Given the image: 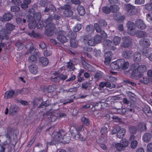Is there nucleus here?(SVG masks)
<instances>
[{
    "label": "nucleus",
    "mask_w": 152,
    "mask_h": 152,
    "mask_svg": "<svg viewBox=\"0 0 152 152\" xmlns=\"http://www.w3.org/2000/svg\"><path fill=\"white\" fill-rule=\"evenodd\" d=\"M146 70V66L144 65L140 66L138 64H134L130 66L128 72L131 76L134 77L137 75V72L143 73Z\"/></svg>",
    "instance_id": "f257e3e1"
},
{
    "label": "nucleus",
    "mask_w": 152,
    "mask_h": 152,
    "mask_svg": "<svg viewBox=\"0 0 152 152\" xmlns=\"http://www.w3.org/2000/svg\"><path fill=\"white\" fill-rule=\"evenodd\" d=\"M45 28V34L48 36H51L53 34L56 26L53 23H50L46 26Z\"/></svg>",
    "instance_id": "f03ea898"
},
{
    "label": "nucleus",
    "mask_w": 152,
    "mask_h": 152,
    "mask_svg": "<svg viewBox=\"0 0 152 152\" xmlns=\"http://www.w3.org/2000/svg\"><path fill=\"white\" fill-rule=\"evenodd\" d=\"M124 6L125 10L129 15H132L136 14L137 10L135 6L130 4H124Z\"/></svg>",
    "instance_id": "7ed1b4c3"
},
{
    "label": "nucleus",
    "mask_w": 152,
    "mask_h": 152,
    "mask_svg": "<svg viewBox=\"0 0 152 152\" xmlns=\"http://www.w3.org/2000/svg\"><path fill=\"white\" fill-rule=\"evenodd\" d=\"M132 44V39L129 37H123L122 41L120 45L121 47L128 48Z\"/></svg>",
    "instance_id": "20e7f679"
},
{
    "label": "nucleus",
    "mask_w": 152,
    "mask_h": 152,
    "mask_svg": "<svg viewBox=\"0 0 152 152\" xmlns=\"http://www.w3.org/2000/svg\"><path fill=\"white\" fill-rule=\"evenodd\" d=\"M20 91L15 90V91L13 90H11L7 91L4 94V98L7 99L11 98H15L19 94Z\"/></svg>",
    "instance_id": "39448f33"
},
{
    "label": "nucleus",
    "mask_w": 152,
    "mask_h": 152,
    "mask_svg": "<svg viewBox=\"0 0 152 152\" xmlns=\"http://www.w3.org/2000/svg\"><path fill=\"white\" fill-rule=\"evenodd\" d=\"M135 25L137 27L141 29H144L146 27L143 20L140 19L136 20Z\"/></svg>",
    "instance_id": "423d86ee"
},
{
    "label": "nucleus",
    "mask_w": 152,
    "mask_h": 152,
    "mask_svg": "<svg viewBox=\"0 0 152 152\" xmlns=\"http://www.w3.org/2000/svg\"><path fill=\"white\" fill-rule=\"evenodd\" d=\"M64 31H60L58 33L57 38L58 40L62 43H64L66 42L67 41V39L66 37L64 35Z\"/></svg>",
    "instance_id": "0eeeda50"
},
{
    "label": "nucleus",
    "mask_w": 152,
    "mask_h": 152,
    "mask_svg": "<svg viewBox=\"0 0 152 152\" xmlns=\"http://www.w3.org/2000/svg\"><path fill=\"white\" fill-rule=\"evenodd\" d=\"M119 62L120 69L123 70H125L127 69L129 65V63L128 61H125L124 59H118Z\"/></svg>",
    "instance_id": "6e6552de"
},
{
    "label": "nucleus",
    "mask_w": 152,
    "mask_h": 152,
    "mask_svg": "<svg viewBox=\"0 0 152 152\" xmlns=\"http://www.w3.org/2000/svg\"><path fill=\"white\" fill-rule=\"evenodd\" d=\"M94 26L95 29L98 33H100L101 34L102 37L105 38L107 37L106 34L103 31H102L101 28L99 26V24L97 23H95L94 24Z\"/></svg>",
    "instance_id": "1a4fd4ad"
},
{
    "label": "nucleus",
    "mask_w": 152,
    "mask_h": 152,
    "mask_svg": "<svg viewBox=\"0 0 152 152\" xmlns=\"http://www.w3.org/2000/svg\"><path fill=\"white\" fill-rule=\"evenodd\" d=\"M113 54L111 51H108L105 53V57L104 60V64L106 65H108L110 62L111 58H112Z\"/></svg>",
    "instance_id": "9d476101"
},
{
    "label": "nucleus",
    "mask_w": 152,
    "mask_h": 152,
    "mask_svg": "<svg viewBox=\"0 0 152 152\" xmlns=\"http://www.w3.org/2000/svg\"><path fill=\"white\" fill-rule=\"evenodd\" d=\"M135 23L131 21H129L127 22V27L128 28V33L132 35L133 34L134 31L135 30L134 25Z\"/></svg>",
    "instance_id": "9b49d317"
},
{
    "label": "nucleus",
    "mask_w": 152,
    "mask_h": 152,
    "mask_svg": "<svg viewBox=\"0 0 152 152\" xmlns=\"http://www.w3.org/2000/svg\"><path fill=\"white\" fill-rule=\"evenodd\" d=\"M10 33L11 32L6 29H2L0 31V34L2 38H3V39H8L9 38V35Z\"/></svg>",
    "instance_id": "f8f14e48"
},
{
    "label": "nucleus",
    "mask_w": 152,
    "mask_h": 152,
    "mask_svg": "<svg viewBox=\"0 0 152 152\" xmlns=\"http://www.w3.org/2000/svg\"><path fill=\"white\" fill-rule=\"evenodd\" d=\"M28 69L30 72L32 74L36 75L38 72V68L35 64L30 65L28 66Z\"/></svg>",
    "instance_id": "ddd939ff"
},
{
    "label": "nucleus",
    "mask_w": 152,
    "mask_h": 152,
    "mask_svg": "<svg viewBox=\"0 0 152 152\" xmlns=\"http://www.w3.org/2000/svg\"><path fill=\"white\" fill-rule=\"evenodd\" d=\"M18 111V108L16 105H11L9 109V113L11 115H16Z\"/></svg>",
    "instance_id": "4468645a"
},
{
    "label": "nucleus",
    "mask_w": 152,
    "mask_h": 152,
    "mask_svg": "<svg viewBox=\"0 0 152 152\" xmlns=\"http://www.w3.org/2000/svg\"><path fill=\"white\" fill-rule=\"evenodd\" d=\"M139 43L141 46L144 48L148 47L150 45L149 40L147 39H141Z\"/></svg>",
    "instance_id": "2eb2a0df"
},
{
    "label": "nucleus",
    "mask_w": 152,
    "mask_h": 152,
    "mask_svg": "<svg viewBox=\"0 0 152 152\" xmlns=\"http://www.w3.org/2000/svg\"><path fill=\"white\" fill-rule=\"evenodd\" d=\"M12 15L10 13H5L3 17L0 18V20L3 22L4 21H9L12 19Z\"/></svg>",
    "instance_id": "dca6fc26"
},
{
    "label": "nucleus",
    "mask_w": 152,
    "mask_h": 152,
    "mask_svg": "<svg viewBox=\"0 0 152 152\" xmlns=\"http://www.w3.org/2000/svg\"><path fill=\"white\" fill-rule=\"evenodd\" d=\"M42 145L40 143L37 144L34 147L33 152H47L46 150L42 149Z\"/></svg>",
    "instance_id": "f3484780"
},
{
    "label": "nucleus",
    "mask_w": 152,
    "mask_h": 152,
    "mask_svg": "<svg viewBox=\"0 0 152 152\" xmlns=\"http://www.w3.org/2000/svg\"><path fill=\"white\" fill-rule=\"evenodd\" d=\"M133 52L129 50H126L123 51L122 56L123 57L126 59H129L132 56Z\"/></svg>",
    "instance_id": "a211bd4d"
},
{
    "label": "nucleus",
    "mask_w": 152,
    "mask_h": 152,
    "mask_svg": "<svg viewBox=\"0 0 152 152\" xmlns=\"http://www.w3.org/2000/svg\"><path fill=\"white\" fill-rule=\"evenodd\" d=\"M120 63L118 59L116 61L111 63L110 64V67L113 70L120 69Z\"/></svg>",
    "instance_id": "6ab92c4d"
},
{
    "label": "nucleus",
    "mask_w": 152,
    "mask_h": 152,
    "mask_svg": "<svg viewBox=\"0 0 152 152\" xmlns=\"http://www.w3.org/2000/svg\"><path fill=\"white\" fill-rule=\"evenodd\" d=\"M39 62L40 64L43 66H47L49 63L48 59L45 57H42L39 58Z\"/></svg>",
    "instance_id": "aec40b11"
},
{
    "label": "nucleus",
    "mask_w": 152,
    "mask_h": 152,
    "mask_svg": "<svg viewBox=\"0 0 152 152\" xmlns=\"http://www.w3.org/2000/svg\"><path fill=\"white\" fill-rule=\"evenodd\" d=\"M58 136L59 137L58 140L61 141L64 140V141L66 142V143H69L70 140V137L69 136L66 137V136H63V134L60 132H58Z\"/></svg>",
    "instance_id": "412c9836"
},
{
    "label": "nucleus",
    "mask_w": 152,
    "mask_h": 152,
    "mask_svg": "<svg viewBox=\"0 0 152 152\" xmlns=\"http://www.w3.org/2000/svg\"><path fill=\"white\" fill-rule=\"evenodd\" d=\"M152 137L151 134L148 132L144 134L142 136V139L143 141L146 142H148L151 140Z\"/></svg>",
    "instance_id": "4be33fe9"
},
{
    "label": "nucleus",
    "mask_w": 152,
    "mask_h": 152,
    "mask_svg": "<svg viewBox=\"0 0 152 152\" xmlns=\"http://www.w3.org/2000/svg\"><path fill=\"white\" fill-rule=\"evenodd\" d=\"M126 133V130L124 129L121 128V127H120V130L118 131L117 134V136L118 137L121 139L123 137Z\"/></svg>",
    "instance_id": "5701e85b"
},
{
    "label": "nucleus",
    "mask_w": 152,
    "mask_h": 152,
    "mask_svg": "<svg viewBox=\"0 0 152 152\" xmlns=\"http://www.w3.org/2000/svg\"><path fill=\"white\" fill-rule=\"evenodd\" d=\"M85 29L86 32L88 34H92L94 31V28L93 25L91 24L87 26Z\"/></svg>",
    "instance_id": "b1692460"
},
{
    "label": "nucleus",
    "mask_w": 152,
    "mask_h": 152,
    "mask_svg": "<svg viewBox=\"0 0 152 152\" xmlns=\"http://www.w3.org/2000/svg\"><path fill=\"white\" fill-rule=\"evenodd\" d=\"M141 54L138 52H135L134 55V60L135 62H138L141 60Z\"/></svg>",
    "instance_id": "393cba45"
},
{
    "label": "nucleus",
    "mask_w": 152,
    "mask_h": 152,
    "mask_svg": "<svg viewBox=\"0 0 152 152\" xmlns=\"http://www.w3.org/2000/svg\"><path fill=\"white\" fill-rule=\"evenodd\" d=\"M146 124L142 122L139 123L138 124V128L141 132L146 131L147 129Z\"/></svg>",
    "instance_id": "a878e982"
},
{
    "label": "nucleus",
    "mask_w": 152,
    "mask_h": 152,
    "mask_svg": "<svg viewBox=\"0 0 152 152\" xmlns=\"http://www.w3.org/2000/svg\"><path fill=\"white\" fill-rule=\"evenodd\" d=\"M103 44L104 46L107 49L110 48L112 44V42L111 41L108 39L104 40Z\"/></svg>",
    "instance_id": "bb28decb"
},
{
    "label": "nucleus",
    "mask_w": 152,
    "mask_h": 152,
    "mask_svg": "<svg viewBox=\"0 0 152 152\" xmlns=\"http://www.w3.org/2000/svg\"><path fill=\"white\" fill-rule=\"evenodd\" d=\"M77 10L78 12L81 16H83L85 14V9L83 6L79 5L77 7Z\"/></svg>",
    "instance_id": "cd10ccee"
},
{
    "label": "nucleus",
    "mask_w": 152,
    "mask_h": 152,
    "mask_svg": "<svg viewBox=\"0 0 152 152\" xmlns=\"http://www.w3.org/2000/svg\"><path fill=\"white\" fill-rule=\"evenodd\" d=\"M77 33L74 31H70L68 33L67 37L69 38L70 40L75 39L77 36Z\"/></svg>",
    "instance_id": "c85d7f7f"
},
{
    "label": "nucleus",
    "mask_w": 152,
    "mask_h": 152,
    "mask_svg": "<svg viewBox=\"0 0 152 152\" xmlns=\"http://www.w3.org/2000/svg\"><path fill=\"white\" fill-rule=\"evenodd\" d=\"M6 29L8 31L11 32V31H13L15 28V26L13 24L10 23H7L6 24Z\"/></svg>",
    "instance_id": "c756f323"
},
{
    "label": "nucleus",
    "mask_w": 152,
    "mask_h": 152,
    "mask_svg": "<svg viewBox=\"0 0 152 152\" xmlns=\"http://www.w3.org/2000/svg\"><path fill=\"white\" fill-rule=\"evenodd\" d=\"M37 58L34 55H31L28 58V61L29 63H36L37 62Z\"/></svg>",
    "instance_id": "7c9ffc66"
},
{
    "label": "nucleus",
    "mask_w": 152,
    "mask_h": 152,
    "mask_svg": "<svg viewBox=\"0 0 152 152\" xmlns=\"http://www.w3.org/2000/svg\"><path fill=\"white\" fill-rule=\"evenodd\" d=\"M136 35L139 38L145 37L147 36V34L146 32L141 31H137Z\"/></svg>",
    "instance_id": "2f4dec72"
},
{
    "label": "nucleus",
    "mask_w": 152,
    "mask_h": 152,
    "mask_svg": "<svg viewBox=\"0 0 152 152\" xmlns=\"http://www.w3.org/2000/svg\"><path fill=\"white\" fill-rule=\"evenodd\" d=\"M121 40V38L118 36L114 37L113 39V41L114 45H117L119 44Z\"/></svg>",
    "instance_id": "473e14b6"
},
{
    "label": "nucleus",
    "mask_w": 152,
    "mask_h": 152,
    "mask_svg": "<svg viewBox=\"0 0 152 152\" xmlns=\"http://www.w3.org/2000/svg\"><path fill=\"white\" fill-rule=\"evenodd\" d=\"M16 21L17 23L20 25H23L26 22V20L25 19H22L20 17L16 18Z\"/></svg>",
    "instance_id": "72a5a7b5"
},
{
    "label": "nucleus",
    "mask_w": 152,
    "mask_h": 152,
    "mask_svg": "<svg viewBox=\"0 0 152 152\" xmlns=\"http://www.w3.org/2000/svg\"><path fill=\"white\" fill-rule=\"evenodd\" d=\"M142 110L144 113L146 115L148 114L151 113L150 108L148 105H145L143 108Z\"/></svg>",
    "instance_id": "f704fd0d"
},
{
    "label": "nucleus",
    "mask_w": 152,
    "mask_h": 152,
    "mask_svg": "<svg viewBox=\"0 0 152 152\" xmlns=\"http://www.w3.org/2000/svg\"><path fill=\"white\" fill-rule=\"evenodd\" d=\"M110 12L113 13L115 12L119 9L118 6L116 5H112L110 7Z\"/></svg>",
    "instance_id": "c9c22d12"
},
{
    "label": "nucleus",
    "mask_w": 152,
    "mask_h": 152,
    "mask_svg": "<svg viewBox=\"0 0 152 152\" xmlns=\"http://www.w3.org/2000/svg\"><path fill=\"white\" fill-rule=\"evenodd\" d=\"M73 14V12L71 10H64L63 14L66 17L71 16Z\"/></svg>",
    "instance_id": "e433bc0d"
},
{
    "label": "nucleus",
    "mask_w": 152,
    "mask_h": 152,
    "mask_svg": "<svg viewBox=\"0 0 152 152\" xmlns=\"http://www.w3.org/2000/svg\"><path fill=\"white\" fill-rule=\"evenodd\" d=\"M50 104V102L49 100H47L45 101L42 102L41 104L39 106L38 108H42L43 106L47 107Z\"/></svg>",
    "instance_id": "4c0bfd02"
},
{
    "label": "nucleus",
    "mask_w": 152,
    "mask_h": 152,
    "mask_svg": "<svg viewBox=\"0 0 152 152\" xmlns=\"http://www.w3.org/2000/svg\"><path fill=\"white\" fill-rule=\"evenodd\" d=\"M102 72L101 71H99L96 73L94 77V78L96 80L98 81L102 78Z\"/></svg>",
    "instance_id": "58836bf2"
},
{
    "label": "nucleus",
    "mask_w": 152,
    "mask_h": 152,
    "mask_svg": "<svg viewBox=\"0 0 152 152\" xmlns=\"http://www.w3.org/2000/svg\"><path fill=\"white\" fill-rule=\"evenodd\" d=\"M81 121L83 124L85 126H87L89 124V120L85 117H82L81 118Z\"/></svg>",
    "instance_id": "ea45409f"
},
{
    "label": "nucleus",
    "mask_w": 152,
    "mask_h": 152,
    "mask_svg": "<svg viewBox=\"0 0 152 152\" xmlns=\"http://www.w3.org/2000/svg\"><path fill=\"white\" fill-rule=\"evenodd\" d=\"M37 26V22L34 20L31 21L29 22L28 23V26L30 29H34Z\"/></svg>",
    "instance_id": "a19ab883"
},
{
    "label": "nucleus",
    "mask_w": 152,
    "mask_h": 152,
    "mask_svg": "<svg viewBox=\"0 0 152 152\" xmlns=\"http://www.w3.org/2000/svg\"><path fill=\"white\" fill-rule=\"evenodd\" d=\"M70 43L71 47L73 48L77 47L78 45V42L75 39L70 40Z\"/></svg>",
    "instance_id": "79ce46f5"
},
{
    "label": "nucleus",
    "mask_w": 152,
    "mask_h": 152,
    "mask_svg": "<svg viewBox=\"0 0 152 152\" xmlns=\"http://www.w3.org/2000/svg\"><path fill=\"white\" fill-rule=\"evenodd\" d=\"M102 37L98 34L96 35L94 37V39L96 45L99 43L101 42Z\"/></svg>",
    "instance_id": "37998d69"
},
{
    "label": "nucleus",
    "mask_w": 152,
    "mask_h": 152,
    "mask_svg": "<svg viewBox=\"0 0 152 152\" xmlns=\"http://www.w3.org/2000/svg\"><path fill=\"white\" fill-rule=\"evenodd\" d=\"M120 143L122 145L124 148L127 147L129 145L128 140L125 138L122 139L120 141Z\"/></svg>",
    "instance_id": "c03bdc74"
},
{
    "label": "nucleus",
    "mask_w": 152,
    "mask_h": 152,
    "mask_svg": "<svg viewBox=\"0 0 152 152\" xmlns=\"http://www.w3.org/2000/svg\"><path fill=\"white\" fill-rule=\"evenodd\" d=\"M34 20L36 21V20L39 21L40 20L41 18V13L40 12H37L35 13L34 15Z\"/></svg>",
    "instance_id": "a18cd8bd"
},
{
    "label": "nucleus",
    "mask_w": 152,
    "mask_h": 152,
    "mask_svg": "<svg viewBox=\"0 0 152 152\" xmlns=\"http://www.w3.org/2000/svg\"><path fill=\"white\" fill-rule=\"evenodd\" d=\"M113 109H116L118 113L122 115L126 113V111H127V110L125 108H123L121 110V108H118L116 107H114Z\"/></svg>",
    "instance_id": "49530a36"
},
{
    "label": "nucleus",
    "mask_w": 152,
    "mask_h": 152,
    "mask_svg": "<svg viewBox=\"0 0 152 152\" xmlns=\"http://www.w3.org/2000/svg\"><path fill=\"white\" fill-rule=\"evenodd\" d=\"M113 145L115 146L116 149L119 151L122 150L124 148L121 143H115L113 144Z\"/></svg>",
    "instance_id": "de8ad7c7"
},
{
    "label": "nucleus",
    "mask_w": 152,
    "mask_h": 152,
    "mask_svg": "<svg viewBox=\"0 0 152 152\" xmlns=\"http://www.w3.org/2000/svg\"><path fill=\"white\" fill-rule=\"evenodd\" d=\"M15 45L18 47V50H20L23 48L24 45L23 44L19 42H17L15 43Z\"/></svg>",
    "instance_id": "09e8293b"
},
{
    "label": "nucleus",
    "mask_w": 152,
    "mask_h": 152,
    "mask_svg": "<svg viewBox=\"0 0 152 152\" xmlns=\"http://www.w3.org/2000/svg\"><path fill=\"white\" fill-rule=\"evenodd\" d=\"M67 67L69 69L70 71H73L75 69L74 65L70 61L67 62Z\"/></svg>",
    "instance_id": "8fccbe9b"
},
{
    "label": "nucleus",
    "mask_w": 152,
    "mask_h": 152,
    "mask_svg": "<svg viewBox=\"0 0 152 152\" xmlns=\"http://www.w3.org/2000/svg\"><path fill=\"white\" fill-rule=\"evenodd\" d=\"M82 28V25L80 24H77L73 28V31L75 32L79 31Z\"/></svg>",
    "instance_id": "3c124183"
},
{
    "label": "nucleus",
    "mask_w": 152,
    "mask_h": 152,
    "mask_svg": "<svg viewBox=\"0 0 152 152\" xmlns=\"http://www.w3.org/2000/svg\"><path fill=\"white\" fill-rule=\"evenodd\" d=\"M73 136H75V137L76 139H79L81 141H85L86 140V138L85 137H83L79 133L76 135L74 134Z\"/></svg>",
    "instance_id": "603ef678"
},
{
    "label": "nucleus",
    "mask_w": 152,
    "mask_h": 152,
    "mask_svg": "<svg viewBox=\"0 0 152 152\" xmlns=\"http://www.w3.org/2000/svg\"><path fill=\"white\" fill-rule=\"evenodd\" d=\"M102 10L103 12L105 14H109L111 12L110 7H108L106 6L102 7Z\"/></svg>",
    "instance_id": "864d4df0"
},
{
    "label": "nucleus",
    "mask_w": 152,
    "mask_h": 152,
    "mask_svg": "<svg viewBox=\"0 0 152 152\" xmlns=\"http://www.w3.org/2000/svg\"><path fill=\"white\" fill-rule=\"evenodd\" d=\"M61 9L64 10H71V7L69 4H65L60 7Z\"/></svg>",
    "instance_id": "5fc2aeb1"
},
{
    "label": "nucleus",
    "mask_w": 152,
    "mask_h": 152,
    "mask_svg": "<svg viewBox=\"0 0 152 152\" xmlns=\"http://www.w3.org/2000/svg\"><path fill=\"white\" fill-rule=\"evenodd\" d=\"M19 90L20 91V92H19V94H28L29 92V90L28 88H23L21 90Z\"/></svg>",
    "instance_id": "6e6d98bb"
},
{
    "label": "nucleus",
    "mask_w": 152,
    "mask_h": 152,
    "mask_svg": "<svg viewBox=\"0 0 152 152\" xmlns=\"http://www.w3.org/2000/svg\"><path fill=\"white\" fill-rule=\"evenodd\" d=\"M98 23L101 26L105 27L107 25L106 21L103 19H100L99 20Z\"/></svg>",
    "instance_id": "4d7b16f0"
},
{
    "label": "nucleus",
    "mask_w": 152,
    "mask_h": 152,
    "mask_svg": "<svg viewBox=\"0 0 152 152\" xmlns=\"http://www.w3.org/2000/svg\"><path fill=\"white\" fill-rule=\"evenodd\" d=\"M138 144L137 142V140H134L131 142V147L132 148L134 149L136 148Z\"/></svg>",
    "instance_id": "13d9d810"
},
{
    "label": "nucleus",
    "mask_w": 152,
    "mask_h": 152,
    "mask_svg": "<svg viewBox=\"0 0 152 152\" xmlns=\"http://www.w3.org/2000/svg\"><path fill=\"white\" fill-rule=\"evenodd\" d=\"M88 45L90 46H94L96 45L94 39L90 38L87 42Z\"/></svg>",
    "instance_id": "bf43d9fd"
},
{
    "label": "nucleus",
    "mask_w": 152,
    "mask_h": 152,
    "mask_svg": "<svg viewBox=\"0 0 152 152\" xmlns=\"http://www.w3.org/2000/svg\"><path fill=\"white\" fill-rule=\"evenodd\" d=\"M30 46V47L29 50L26 53V54H27L29 53H30L31 54H33L35 50V49L34 48V47L31 46V45Z\"/></svg>",
    "instance_id": "052dcab7"
},
{
    "label": "nucleus",
    "mask_w": 152,
    "mask_h": 152,
    "mask_svg": "<svg viewBox=\"0 0 152 152\" xmlns=\"http://www.w3.org/2000/svg\"><path fill=\"white\" fill-rule=\"evenodd\" d=\"M55 90V88L52 85H50L49 86L47 89V91L48 93L52 92L54 91Z\"/></svg>",
    "instance_id": "680f3d73"
},
{
    "label": "nucleus",
    "mask_w": 152,
    "mask_h": 152,
    "mask_svg": "<svg viewBox=\"0 0 152 152\" xmlns=\"http://www.w3.org/2000/svg\"><path fill=\"white\" fill-rule=\"evenodd\" d=\"M129 131L132 134H135L137 132V129L134 126H131L129 128Z\"/></svg>",
    "instance_id": "e2e57ef3"
},
{
    "label": "nucleus",
    "mask_w": 152,
    "mask_h": 152,
    "mask_svg": "<svg viewBox=\"0 0 152 152\" xmlns=\"http://www.w3.org/2000/svg\"><path fill=\"white\" fill-rule=\"evenodd\" d=\"M58 132H54L52 134L51 136L53 139L58 140L59 137H58Z\"/></svg>",
    "instance_id": "0e129e2a"
},
{
    "label": "nucleus",
    "mask_w": 152,
    "mask_h": 152,
    "mask_svg": "<svg viewBox=\"0 0 152 152\" xmlns=\"http://www.w3.org/2000/svg\"><path fill=\"white\" fill-rule=\"evenodd\" d=\"M149 50L144 49H143L142 50V54L143 56H145L146 57H148V56H149Z\"/></svg>",
    "instance_id": "69168bd1"
},
{
    "label": "nucleus",
    "mask_w": 152,
    "mask_h": 152,
    "mask_svg": "<svg viewBox=\"0 0 152 152\" xmlns=\"http://www.w3.org/2000/svg\"><path fill=\"white\" fill-rule=\"evenodd\" d=\"M140 82L142 83H143L146 84L149 82V80L147 78L143 77L142 79L140 80Z\"/></svg>",
    "instance_id": "338daca9"
},
{
    "label": "nucleus",
    "mask_w": 152,
    "mask_h": 152,
    "mask_svg": "<svg viewBox=\"0 0 152 152\" xmlns=\"http://www.w3.org/2000/svg\"><path fill=\"white\" fill-rule=\"evenodd\" d=\"M124 83L129 86H136V84L135 83L131 82L129 80H124Z\"/></svg>",
    "instance_id": "774afa93"
}]
</instances>
